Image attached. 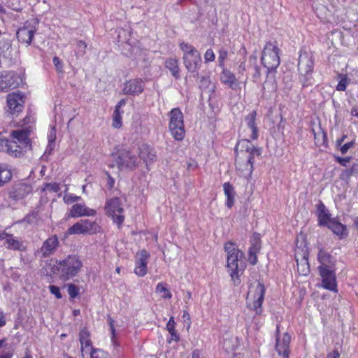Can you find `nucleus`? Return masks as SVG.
Returning <instances> with one entry per match:
<instances>
[{
    "mask_svg": "<svg viewBox=\"0 0 358 358\" xmlns=\"http://www.w3.org/2000/svg\"><path fill=\"white\" fill-rule=\"evenodd\" d=\"M52 271L62 280H69L80 272L83 262L76 255H69L63 259L51 260Z\"/></svg>",
    "mask_w": 358,
    "mask_h": 358,
    "instance_id": "f257e3e1",
    "label": "nucleus"
},
{
    "mask_svg": "<svg viewBox=\"0 0 358 358\" xmlns=\"http://www.w3.org/2000/svg\"><path fill=\"white\" fill-rule=\"evenodd\" d=\"M224 250L227 256V268L234 284L240 283L239 276L245 269V258L241 252L234 243H227Z\"/></svg>",
    "mask_w": 358,
    "mask_h": 358,
    "instance_id": "f03ea898",
    "label": "nucleus"
},
{
    "mask_svg": "<svg viewBox=\"0 0 358 358\" xmlns=\"http://www.w3.org/2000/svg\"><path fill=\"white\" fill-rule=\"evenodd\" d=\"M180 48L183 52L182 59L185 68L190 73H196L201 65V57L199 51L192 45L181 43Z\"/></svg>",
    "mask_w": 358,
    "mask_h": 358,
    "instance_id": "7ed1b4c3",
    "label": "nucleus"
},
{
    "mask_svg": "<svg viewBox=\"0 0 358 358\" xmlns=\"http://www.w3.org/2000/svg\"><path fill=\"white\" fill-rule=\"evenodd\" d=\"M169 128L171 135L176 141H182L185 137V127L183 114L178 108H175L169 112Z\"/></svg>",
    "mask_w": 358,
    "mask_h": 358,
    "instance_id": "20e7f679",
    "label": "nucleus"
},
{
    "mask_svg": "<svg viewBox=\"0 0 358 358\" xmlns=\"http://www.w3.org/2000/svg\"><path fill=\"white\" fill-rule=\"evenodd\" d=\"M140 159L136 155L130 150H122L117 156L114 157L113 166H117L120 170L132 171L140 164Z\"/></svg>",
    "mask_w": 358,
    "mask_h": 358,
    "instance_id": "39448f33",
    "label": "nucleus"
},
{
    "mask_svg": "<svg viewBox=\"0 0 358 358\" xmlns=\"http://www.w3.org/2000/svg\"><path fill=\"white\" fill-rule=\"evenodd\" d=\"M265 289L262 284L256 282L250 285L247 296V305L250 309L255 310L257 313L262 312V304L264 301Z\"/></svg>",
    "mask_w": 358,
    "mask_h": 358,
    "instance_id": "423d86ee",
    "label": "nucleus"
},
{
    "mask_svg": "<svg viewBox=\"0 0 358 358\" xmlns=\"http://www.w3.org/2000/svg\"><path fill=\"white\" fill-rule=\"evenodd\" d=\"M100 229L99 224L90 220H80L68 229L66 235L93 234Z\"/></svg>",
    "mask_w": 358,
    "mask_h": 358,
    "instance_id": "0eeeda50",
    "label": "nucleus"
},
{
    "mask_svg": "<svg viewBox=\"0 0 358 358\" xmlns=\"http://www.w3.org/2000/svg\"><path fill=\"white\" fill-rule=\"evenodd\" d=\"M262 62L268 70L276 69L280 64L278 48L272 43H267L264 48Z\"/></svg>",
    "mask_w": 358,
    "mask_h": 358,
    "instance_id": "6e6552de",
    "label": "nucleus"
},
{
    "mask_svg": "<svg viewBox=\"0 0 358 358\" xmlns=\"http://www.w3.org/2000/svg\"><path fill=\"white\" fill-rule=\"evenodd\" d=\"M106 210L109 216L112 217L114 222L121 225L124 220L123 215L124 208L120 199L113 198L107 201Z\"/></svg>",
    "mask_w": 358,
    "mask_h": 358,
    "instance_id": "1a4fd4ad",
    "label": "nucleus"
},
{
    "mask_svg": "<svg viewBox=\"0 0 358 358\" xmlns=\"http://www.w3.org/2000/svg\"><path fill=\"white\" fill-rule=\"evenodd\" d=\"M308 251L306 245L302 247L297 246L295 250V259L297 264V270L300 275L306 276L310 273V266L308 262Z\"/></svg>",
    "mask_w": 358,
    "mask_h": 358,
    "instance_id": "9d476101",
    "label": "nucleus"
},
{
    "mask_svg": "<svg viewBox=\"0 0 358 358\" xmlns=\"http://www.w3.org/2000/svg\"><path fill=\"white\" fill-rule=\"evenodd\" d=\"M21 82V78L13 71H2L0 73V90L1 91L16 88Z\"/></svg>",
    "mask_w": 358,
    "mask_h": 358,
    "instance_id": "9b49d317",
    "label": "nucleus"
},
{
    "mask_svg": "<svg viewBox=\"0 0 358 358\" xmlns=\"http://www.w3.org/2000/svg\"><path fill=\"white\" fill-rule=\"evenodd\" d=\"M276 333L275 350L282 358H289L291 336L287 333L280 335L278 325L276 327Z\"/></svg>",
    "mask_w": 358,
    "mask_h": 358,
    "instance_id": "f8f14e48",
    "label": "nucleus"
},
{
    "mask_svg": "<svg viewBox=\"0 0 358 358\" xmlns=\"http://www.w3.org/2000/svg\"><path fill=\"white\" fill-rule=\"evenodd\" d=\"M320 274L322 277V287L330 291L337 292L336 275L329 268L319 266Z\"/></svg>",
    "mask_w": 358,
    "mask_h": 358,
    "instance_id": "ddd939ff",
    "label": "nucleus"
},
{
    "mask_svg": "<svg viewBox=\"0 0 358 358\" xmlns=\"http://www.w3.org/2000/svg\"><path fill=\"white\" fill-rule=\"evenodd\" d=\"M237 156L254 158L261 155L260 150L255 148L249 140L243 139L238 142L236 148Z\"/></svg>",
    "mask_w": 358,
    "mask_h": 358,
    "instance_id": "4468645a",
    "label": "nucleus"
},
{
    "mask_svg": "<svg viewBox=\"0 0 358 358\" xmlns=\"http://www.w3.org/2000/svg\"><path fill=\"white\" fill-rule=\"evenodd\" d=\"M36 31L35 24L31 22H26L23 27L17 30V38L20 42L29 45L31 44Z\"/></svg>",
    "mask_w": 358,
    "mask_h": 358,
    "instance_id": "2eb2a0df",
    "label": "nucleus"
},
{
    "mask_svg": "<svg viewBox=\"0 0 358 358\" xmlns=\"http://www.w3.org/2000/svg\"><path fill=\"white\" fill-rule=\"evenodd\" d=\"M24 96L20 92H13L7 96V106L12 114L21 112L24 108Z\"/></svg>",
    "mask_w": 358,
    "mask_h": 358,
    "instance_id": "dca6fc26",
    "label": "nucleus"
},
{
    "mask_svg": "<svg viewBox=\"0 0 358 358\" xmlns=\"http://www.w3.org/2000/svg\"><path fill=\"white\" fill-rule=\"evenodd\" d=\"M79 341L83 358L88 357L90 354L96 350L92 346L90 333L85 328L82 329L79 332Z\"/></svg>",
    "mask_w": 358,
    "mask_h": 358,
    "instance_id": "f3484780",
    "label": "nucleus"
},
{
    "mask_svg": "<svg viewBox=\"0 0 358 358\" xmlns=\"http://www.w3.org/2000/svg\"><path fill=\"white\" fill-rule=\"evenodd\" d=\"M253 158L236 156V169L241 175L245 178L251 177L253 171Z\"/></svg>",
    "mask_w": 358,
    "mask_h": 358,
    "instance_id": "a211bd4d",
    "label": "nucleus"
},
{
    "mask_svg": "<svg viewBox=\"0 0 358 358\" xmlns=\"http://www.w3.org/2000/svg\"><path fill=\"white\" fill-rule=\"evenodd\" d=\"M122 90L124 94L138 96L144 90V82L141 79H131L124 83Z\"/></svg>",
    "mask_w": 358,
    "mask_h": 358,
    "instance_id": "6ab92c4d",
    "label": "nucleus"
},
{
    "mask_svg": "<svg viewBox=\"0 0 358 358\" xmlns=\"http://www.w3.org/2000/svg\"><path fill=\"white\" fill-rule=\"evenodd\" d=\"M150 254L145 250L137 253L134 273L139 277H143L147 273V265Z\"/></svg>",
    "mask_w": 358,
    "mask_h": 358,
    "instance_id": "aec40b11",
    "label": "nucleus"
},
{
    "mask_svg": "<svg viewBox=\"0 0 358 358\" xmlns=\"http://www.w3.org/2000/svg\"><path fill=\"white\" fill-rule=\"evenodd\" d=\"M32 192V187L26 183L15 184L9 191V197L15 201L22 199Z\"/></svg>",
    "mask_w": 358,
    "mask_h": 358,
    "instance_id": "412c9836",
    "label": "nucleus"
},
{
    "mask_svg": "<svg viewBox=\"0 0 358 358\" xmlns=\"http://www.w3.org/2000/svg\"><path fill=\"white\" fill-rule=\"evenodd\" d=\"M138 157L145 164L147 169L157 159L155 149L148 144H142L139 147Z\"/></svg>",
    "mask_w": 358,
    "mask_h": 358,
    "instance_id": "4be33fe9",
    "label": "nucleus"
},
{
    "mask_svg": "<svg viewBox=\"0 0 358 358\" xmlns=\"http://www.w3.org/2000/svg\"><path fill=\"white\" fill-rule=\"evenodd\" d=\"M298 69L300 74L312 73L313 70V61L311 53L301 52L299 57Z\"/></svg>",
    "mask_w": 358,
    "mask_h": 358,
    "instance_id": "5701e85b",
    "label": "nucleus"
},
{
    "mask_svg": "<svg viewBox=\"0 0 358 358\" xmlns=\"http://www.w3.org/2000/svg\"><path fill=\"white\" fill-rule=\"evenodd\" d=\"M95 210L87 207L85 204L76 203L72 206L69 210V217H92L96 215Z\"/></svg>",
    "mask_w": 358,
    "mask_h": 358,
    "instance_id": "b1692460",
    "label": "nucleus"
},
{
    "mask_svg": "<svg viewBox=\"0 0 358 358\" xmlns=\"http://www.w3.org/2000/svg\"><path fill=\"white\" fill-rule=\"evenodd\" d=\"M59 245V241L57 236H52L45 240L38 252L42 255L43 257H47L52 255Z\"/></svg>",
    "mask_w": 358,
    "mask_h": 358,
    "instance_id": "393cba45",
    "label": "nucleus"
},
{
    "mask_svg": "<svg viewBox=\"0 0 358 358\" xmlns=\"http://www.w3.org/2000/svg\"><path fill=\"white\" fill-rule=\"evenodd\" d=\"M3 245L8 250L21 252L26 251L27 250V245L23 241L9 233L6 236Z\"/></svg>",
    "mask_w": 358,
    "mask_h": 358,
    "instance_id": "a878e982",
    "label": "nucleus"
},
{
    "mask_svg": "<svg viewBox=\"0 0 358 358\" xmlns=\"http://www.w3.org/2000/svg\"><path fill=\"white\" fill-rule=\"evenodd\" d=\"M32 130V127L29 125L20 129L13 131L12 136L16 142L20 143L22 147H27L30 143L29 136Z\"/></svg>",
    "mask_w": 358,
    "mask_h": 358,
    "instance_id": "bb28decb",
    "label": "nucleus"
},
{
    "mask_svg": "<svg viewBox=\"0 0 358 358\" xmlns=\"http://www.w3.org/2000/svg\"><path fill=\"white\" fill-rule=\"evenodd\" d=\"M221 82L229 86L230 88L234 90L238 87V82L234 74L229 70L224 69L220 75Z\"/></svg>",
    "mask_w": 358,
    "mask_h": 358,
    "instance_id": "cd10ccee",
    "label": "nucleus"
},
{
    "mask_svg": "<svg viewBox=\"0 0 358 358\" xmlns=\"http://www.w3.org/2000/svg\"><path fill=\"white\" fill-rule=\"evenodd\" d=\"M256 115V111H252V113H249L245 118L246 126L251 131L250 138L252 139H256L258 137V129L255 122Z\"/></svg>",
    "mask_w": 358,
    "mask_h": 358,
    "instance_id": "c85d7f7f",
    "label": "nucleus"
},
{
    "mask_svg": "<svg viewBox=\"0 0 358 358\" xmlns=\"http://www.w3.org/2000/svg\"><path fill=\"white\" fill-rule=\"evenodd\" d=\"M327 227L331 229L334 234L338 236L341 238H344L348 235L346 227L334 219L332 221L329 222Z\"/></svg>",
    "mask_w": 358,
    "mask_h": 358,
    "instance_id": "c756f323",
    "label": "nucleus"
},
{
    "mask_svg": "<svg viewBox=\"0 0 358 358\" xmlns=\"http://www.w3.org/2000/svg\"><path fill=\"white\" fill-rule=\"evenodd\" d=\"M317 216L319 224L320 225L327 226L329 224V222L334 220L331 218V215L329 213L328 210L322 203L319 204L317 206Z\"/></svg>",
    "mask_w": 358,
    "mask_h": 358,
    "instance_id": "7c9ffc66",
    "label": "nucleus"
},
{
    "mask_svg": "<svg viewBox=\"0 0 358 358\" xmlns=\"http://www.w3.org/2000/svg\"><path fill=\"white\" fill-rule=\"evenodd\" d=\"M224 195L227 196L226 205L228 208H231L235 201V191L233 186L229 182H224L223 185Z\"/></svg>",
    "mask_w": 358,
    "mask_h": 358,
    "instance_id": "2f4dec72",
    "label": "nucleus"
},
{
    "mask_svg": "<svg viewBox=\"0 0 358 358\" xmlns=\"http://www.w3.org/2000/svg\"><path fill=\"white\" fill-rule=\"evenodd\" d=\"M12 178L10 166L7 164H0V186L8 182Z\"/></svg>",
    "mask_w": 358,
    "mask_h": 358,
    "instance_id": "473e14b6",
    "label": "nucleus"
},
{
    "mask_svg": "<svg viewBox=\"0 0 358 358\" xmlns=\"http://www.w3.org/2000/svg\"><path fill=\"white\" fill-rule=\"evenodd\" d=\"M165 66L170 71L174 78L176 79L180 78L178 59L173 58L168 59L165 62Z\"/></svg>",
    "mask_w": 358,
    "mask_h": 358,
    "instance_id": "72a5a7b5",
    "label": "nucleus"
},
{
    "mask_svg": "<svg viewBox=\"0 0 358 358\" xmlns=\"http://www.w3.org/2000/svg\"><path fill=\"white\" fill-rule=\"evenodd\" d=\"M110 330V339L111 345L113 348V353H118L120 345L116 338L115 329L113 324V320L112 319L109 321Z\"/></svg>",
    "mask_w": 358,
    "mask_h": 358,
    "instance_id": "f704fd0d",
    "label": "nucleus"
},
{
    "mask_svg": "<svg viewBox=\"0 0 358 358\" xmlns=\"http://www.w3.org/2000/svg\"><path fill=\"white\" fill-rule=\"evenodd\" d=\"M318 261L321 264L320 266L329 268V265L331 263V256L327 252L320 250L318 253Z\"/></svg>",
    "mask_w": 358,
    "mask_h": 358,
    "instance_id": "c9c22d12",
    "label": "nucleus"
},
{
    "mask_svg": "<svg viewBox=\"0 0 358 358\" xmlns=\"http://www.w3.org/2000/svg\"><path fill=\"white\" fill-rule=\"evenodd\" d=\"M276 89V83L273 77H267L263 84V90L264 92H273Z\"/></svg>",
    "mask_w": 358,
    "mask_h": 358,
    "instance_id": "e433bc0d",
    "label": "nucleus"
},
{
    "mask_svg": "<svg viewBox=\"0 0 358 358\" xmlns=\"http://www.w3.org/2000/svg\"><path fill=\"white\" fill-rule=\"evenodd\" d=\"M157 293L159 294L164 299H171L172 295L171 292L166 287L163 283H158L156 287Z\"/></svg>",
    "mask_w": 358,
    "mask_h": 358,
    "instance_id": "4c0bfd02",
    "label": "nucleus"
},
{
    "mask_svg": "<svg viewBox=\"0 0 358 358\" xmlns=\"http://www.w3.org/2000/svg\"><path fill=\"white\" fill-rule=\"evenodd\" d=\"M299 80L303 87H308L313 84V78L311 76V73L300 74Z\"/></svg>",
    "mask_w": 358,
    "mask_h": 358,
    "instance_id": "58836bf2",
    "label": "nucleus"
},
{
    "mask_svg": "<svg viewBox=\"0 0 358 358\" xmlns=\"http://www.w3.org/2000/svg\"><path fill=\"white\" fill-rule=\"evenodd\" d=\"M41 190L43 192H57L60 190V186L58 183H45L42 187Z\"/></svg>",
    "mask_w": 358,
    "mask_h": 358,
    "instance_id": "ea45409f",
    "label": "nucleus"
},
{
    "mask_svg": "<svg viewBox=\"0 0 358 358\" xmlns=\"http://www.w3.org/2000/svg\"><path fill=\"white\" fill-rule=\"evenodd\" d=\"M122 113L120 110H115L113 112V127L120 128L122 126Z\"/></svg>",
    "mask_w": 358,
    "mask_h": 358,
    "instance_id": "a19ab883",
    "label": "nucleus"
},
{
    "mask_svg": "<svg viewBox=\"0 0 358 358\" xmlns=\"http://www.w3.org/2000/svg\"><path fill=\"white\" fill-rule=\"evenodd\" d=\"M19 147L20 146H18L17 145V142L15 141H10V142L9 143V146L8 147V150H6V152L8 154H9L10 155L17 157L20 152V151L18 150Z\"/></svg>",
    "mask_w": 358,
    "mask_h": 358,
    "instance_id": "79ce46f5",
    "label": "nucleus"
},
{
    "mask_svg": "<svg viewBox=\"0 0 358 358\" xmlns=\"http://www.w3.org/2000/svg\"><path fill=\"white\" fill-rule=\"evenodd\" d=\"M259 249V246L258 244L254 245L253 247L250 248L249 250V261L252 264H255L257 262V258L256 256V253Z\"/></svg>",
    "mask_w": 358,
    "mask_h": 358,
    "instance_id": "37998d69",
    "label": "nucleus"
},
{
    "mask_svg": "<svg viewBox=\"0 0 358 358\" xmlns=\"http://www.w3.org/2000/svg\"><path fill=\"white\" fill-rule=\"evenodd\" d=\"M90 358H111L108 352L101 349H96L94 352L89 355Z\"/></svg>",
    "mask_w": 358,
    "mask_h": 358,
    "instance_id": "c03bdc74",
    "label": "nucleus"
},
{
    "mask_svg": "<svg viewBox=\"0 0 358 358\" xmlns=\"http://www.w3.org/2000/svg\"><path fill=\"white\" fill-rule=\"evenodd\" d=\"M349 81L346 76H343L339 83L336 86V90L338 91H345L346 90L347 85H348Z\"/></svg>",
    "mask_w": 358,
    "mask_h": 358,
    "instance_id": "a18cd8bd",
    "label": "nucleus"
},
{
    "mask_svg": "<svg viewBox=\"0 0 358 358\" xmlns=\"http://www.w3.org/2000/svg\"><path fill=\"white\" fill-rule=\"evenodd\" d=\"M228 55V52L227 50L224 48H221L219 50V56H218V62L220 66L223 67L224 64V61L227 59Z\"/></svg>",
    "mask_w": 358,
    "mask_h": 358,
    "instance_id": "49530a36",
    "label": "nucleus"
},
{
    "mask_svg": "<svg viewBox=\"0 0 358 358\" xmlns=\"http://www.w3.org/2000/svg\"><path fill=\"white\" fill-rule=\"evenodd\" d=\"M80 199V196H75L71 194H66L63 197V200L65 203L70 204L75 201H77Z\"/></svg>",
    "mask_w": 358,
    "mask_h": 358,
    "instance_id": "de8ad7c7",
    "label": "nucleus"
},
{
    "mask_svg": "<svg viewBox=\"0 0 358 358\" xmlns=\"http://www.w3.org/2000/svg\"><path fill=\"white\" fill-rule=\"evenodd\" d=\"M79 293L78 287L73 284H69L68 285V294L71 298H76Z\"/></svg>",
    "mask_w": 358,
    "mask_h": 358,
    "instance_id": "09e8293b",
    "label": "nucleus"
},
{
    "mask_svg": "<svg viewBox=\"0 0 358 358\" xmlns=\"http://www.w3.org/2000/svg\"><path fill=\"white\" fill-rule=\"evenodd\" d=\"M49 290L50 293L55 296L57 299H61L62 297V295L60 292L59 287L55 286V285H50L49 286Z\"/></svg>",
    "mask_w": 358,
    "mask_h": 358,
    "instance_id": "8fccbe9b",
    "label": "nucleus"
},
{
    "mask_svg": "<svg viewBox=\"0 0 358 358\" xmlns=\"http://www.w3.org/2000/svg\"><path fill=\"white\" fill-rule=\"evenodd\" d=\"M215 56L212 49H208L204 55L206 62H210L215 60Z\"/></svg>",
    "mask_w": 358,
    "mask_h": 358,
    "instance_id": "3c124183",
    "label": "nucleus"
},
{
    "mask_svg": "<svg viewBox=\"0 0 358 358\" xmlns=\"http://www.w3.org/2000/svg\"><path fill=\"white\" fill-rule=\"evenodd\" d=\"M10 141L4 138H0V152H5L8 150Z\"/></svg>",
    "mask_w": 358,
    "mask_h": 358,
    "instance_id": "603ef678",
    "label": "nucleus"
},
{
    "mask_svg": "<svg viewBox=\"0 0 358 358\" xmlns=\"http://www.w3.org/2000/svg\"><path fill=\"white\" fill-rule=\"evenodd\" d=\"M52 61L57 71L62 72L63 69L62 62L57 57H54Z\"/></svg>",
    "mask_w": 358,
    "mask_h": 358,
    "instance_id": "864d4df0",
    "label": "nucleus"
},
{
    "mask_svg": "<svg viewBox=\"0 0 358 358\" xmlns=\"http://www.w3.org/2000/svg\"><path fill=\"white\" fill-rule=\"evenodd\" d=\"M354 145V142L351 141V142H348L345 144H344L343 145H342L340 148V151L341 152V153L343 155L345 154L348 150L349 149H350L352 146Z\"/></svg>",
    "mask_w": 358,
    "mask_h": 358,
    "instance_id": "5fc2aeb1",
    "label": "nucleus"
},
{
    "mask_svg": "<svg viewBox=\"0 0 358 358\" xmlns=\"http://www.w3.org/2000/svg\"><path fill=\"white\" fill-rule=\"evenodd\" d=\"M336 161L342 166H346L347 164L350 162L351 158L350 157H336Z\"/></svg>",
    "mask_w": 358,
    "mask_h": 358,
    "instance_id": "6e6d98bb",
    "label": "nucleus"
},
{
    "mask_svg": "<svg viewBox=\"0 0 358 358\" xmlns=\"http://www.w3.org/2000/svg\"><path fill=\"white\" fill-rule=\"evenodd\" d=\"M166 329L169 332L175 330V322L173 317H171L166 324Z\"/></svg>",
    "mask_w": 358,
    "mask_h": 358,
    "instance_id": "4d7b16f0",
    "label": "nucleus"
},
{
    "mask_svg": "<svg viewBox=\"0 0 358 358\" xmlns=\"http://www.w3.org/2000/svg\"><path fill=\"white\" fill-rule=\"evenodd\" d=\"M169 334H171L169 342L171 341H178L180 339L179 335L177 334L176 330L173 331H170Z\"/></svg>",
    "mask_w": 358,
    "mask_h": 358,
    "instance_id": "13d9d810",
    "label": "nucleus"
},
{
    "mask_svg": "<svg viewBox=\"0 0 358 358\" xmlns=\"http://www.w3.org/2000/svg\"><path fill=\"white\" fill-rule=\"evenodd\" d=\"M78 48L80 49L82 54L84 55L85 53V49L87 48V44L85 41H80L78 42Z\"/></svg>",
    "mask_w": 358,
    "mask_h": 358,
    "instance_id": "bf43d9fd",
    "label": "nucleus"
},
{
    "mask_svg": "<svg viewBox=\"0 0 358 358\" xmlns=\"http://www.w3.org/2000/svg\"><path fill=\"white\" fill-rule=\"evenodd\" d=\"M230 343H231V341L229 340H228V339H225L224 341L223 346L225 348V350H227V351L233 350H234V347H231L230 346Z\"/></svg>",
    "mask_w": 358,
    "mask_h": 358,
    "instance_id": "052dcab7",
    "label": "nucleus"
},
{
    "mask_svg": "<svg viewBox=\"0 0 358 358\" xmlns=\"http://www.w3.org/2000/svg\"><path fill=\"white\" fill-rule=\"evenodd\" d=\"M340 354L337 350H334L328 355L327 358H339Z\"/></svg>",
    "mask_w": 358,
    "mask_h": 358,
    "instance_id": "680f3d73",
    "label": "nucleus"
},
{
    "mask_svg": "<svg viewBox=\"0 0 358 358\" xmlns=\"http://www.w3.org/2000/svg\"><path fill=\"white\" fill-rule=\"evenodd\" d=\"M126 104L124 99L120 100L115 106V110H120V108Z\"/></svg>",
    "mask_w": 358,
    "mask_h": 358,
    "instance_id": "e2e57ef3",
    "label": "nucleus"
},
{
    "mask_svg": "<svg viewBox=\"0 0 358 358\" xmlns=\"http://www.w3.org/2000/svg\"><path fill=\"white\" fill-rule=\"evenodd\" d=\"M12 357L13 353L10 352H3L0 356V358H12Z\"/></svg>",
    "mask_w": 358,
    "mask_h": 358,
    "instance_id": "0e129e2a",
    "label": "nucleus"
},
{
    "mask_svg": "<svg viewBox=\"0 0 358 358\" xmlns=\"http://www.w3.org/2000/svg\"><path fill=\"white\" fill-rule=\"evenodd\" d=\"M55 138V134L53 131H51L50 136H49V143L50 145L54 143Z\"/></svg>",
    "mask_w": 358,
    "mask_h": 358,
    "instance_id": "69168bd1",
    "label": "nucleus"
},
{
    "mask_svg": "<svg viewBox=\"0 0 358 358\" xmlns=\"http://www.w3.org/2000/svg\"><path fill=\"white\" fill-rule=\"evenodd\" d=\"M351 115L358 117V107H353L351 110Z\"/></svg>",
    "mask_w": 358,
    "mask_h": 358,
    "instance_id": "338daca9",
    "label": "nucleus"
},
{
    "mask_svg": "<svg viewBox=\"0 0 358 358\" xmlns=\"http://www.w3.org/2000/svg\"><path fill=\"white\" fill-rule=\"evenodd\" d=\"M192 358H201L200 351L197 350H194L192 353Z\"/></svg>",
    "mask_w": 358,
    "mask_h": 358,
    "instance_id": "774afa93",
    "label": "nucleus"
}]
</instances>
